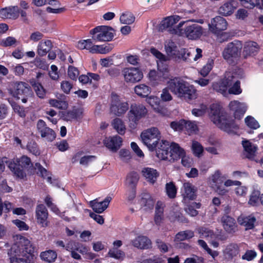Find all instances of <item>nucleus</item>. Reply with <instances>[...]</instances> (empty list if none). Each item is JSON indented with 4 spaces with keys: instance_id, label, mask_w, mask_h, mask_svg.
<instances>
[{
    "instance_id": "nucleus-1",
    "label": "nucleus",
    "mask_w": 263,
    "mask_h": 263,
    "mask_svg": "<svg viewBox=\"0 0 263 263\" xmlns=\"http://www.w3.org/2000/svg\"><path fill=\"white\" fill-rule=\"evenodd\" d=\"M34 250V247L27 238L17 235L15 243L8 252L11 263H33Z\"/></svg>"
},
{
    "instance_id": "nucleus-2",
    "label": "nucleus",
    "mask_w": 263,
    "mask_h": 263,
    "mask_svg": "<svg viewBox=\"0 0 263 263\" xmlns=\"http://www.w3.org/2000/svg\"><path fill=\"white\" fill-rule=\"evenodd\" d=\"M170 90L177 97L190 101L196 98V91L192 85L179 77L170 79L167 82Z\"/></svg>"
},
{
    "instance_id": "nucleus-3",
    "label": "nucleus",
    "mask_w": 263,
    "mask_h": 263,
    "mask_svg": "<svg viewBox=\"0 0 263 263\" xmlns=\"http://www.w3.org/2000/svg\"><path fill=\"white\" fill-rule=\"evenodd\" d=\"M210 116L213 122L221 129L229 132L233 127L232 122L228 119L226 112L219 104L211 105Z\"/></svg>"
},
{
    "instance_id": "nucleus-4",
    "label": "nucleus",
    "mask_w": 263,
    "mask_h": 263,
    "mask_svg": "<svg viewBox=\"0 0 263 263\" xmlns=\"http://www.w3.org/2000/svg\"><path fill=\"white\" fill-rule=\"evenodd\" d=\"M193 20L179 23L176 29H173V33L183 35L189 40H195L200 38L203 33V28L197 24H191Z\"/></svg>"
},
{
    "instance_id": "nucleus-5",
    "label": "nucleus",
    "mask_w": 263,
    "mask_h": 263,
    "mask_svg": "<svg viewBox=\"0 0 263 263\" xmlns=\"http://www.w3.org/2000/svg\"><path fill=\"white\" fill-rule=\"evenodd\" d=\"M8 167L16 177L23 179L26 176V170L32 167L30 158L23 156L15 161L8 162Z\"/></svg>"
},
{
    "instance_id": "nucleus-6",
    "label": "nucleus",
    "mask_w": 263,
    "mask_h": 263,
    "mask_svg": "<svg viewBox=\"0 0 263 263\" xmlns=\"http://www.w3.org/2000/svg\"><path fill=\"white\" fill-rule=\"evenodd\" d=\"M242 48V45L239 41L229 43L222 52L223 59L230 64H235L240 57Z\"/></svg>"
},
{
    "instance_id": "nucleus-7",
    "label": "nucleus",
    "mask_w": 263,
    "mask_h": 263,
    "mask_svg": "<svg viewBox=\"0 0 263 263\" xmlns=\"http://www.w3.org/2000/svg\"><path fill=\"white\" fill-rule=\"evenodd\" d=\"M141 137L143 143L148 148L153 151L157 147L158 142L161 139V133L157 127H151L141 133Z\"/></svg>"
},
{
    "instance_id": "nucleus-8",
    "label": "nucleus",
    "mask_w": 263,
    "mask_h": 263,
    "mask_svg": "<svg viewBox=\"0 0 263 263\" xmlns=\"http://www.w3.org/2000/svg\"><path fill=\"white\" fill-rule=\"evenodd\" d=\"M114 29L109 26H101L90 30L92 39L98 41L107 42L111 41L114 37Z\"/></svg>"
},
{
    "instance_id": "nucleus-9",
    "label": "nucleus",
    "mask_w": 263,
    "mask_h": 263,
    "mask_svg": "<svg viewBox=\"0 0 263 263\" xmlns=\"http://www.w3.org/2000/svg\"><path fill=\"white\" fill-rule=\"evenodd\" d=\"M234 79H235L234 73L231 72H226L223 79L218 82H215L213 84V89L223 95H226L227 94L228 88L232 85L234 81Z\"/></svg>"
},
{
    "instance_id": "nucleus-10",
    "label": "nucleus",
    "mask_w": 263,
    "mask_h": 263,
    "mask_svg": "<svg viewBox=\"0 0 263 263\" xmlns=\"http://www.w3.org/2000/svg\"><path fill=\"white\" fill-rule=\"evenodd\" d=\"M36 129L41 137L48 142L53 141L56 138L55 132L48 127L45 122L43 120L40 119L37 121Z\"/></svg>"
},
{
    "instance_id": "nucleus-11",
    "label": "nucleus",
    "mask_w": 263,
    "mask_h": 263,
    "mask_svg": "<svg viewBox=\"0 0 263 263\" xmlns=\"http://www.w3.org/2000/svg\"><path fill=\"white\" fill-rule=\"evenodd\" d=\"M11 93L14 97L18 99L20 96L32 97L33 92L29 85L23 82H16L14 83V91L10 90Z\"/></svg>"
},
{
    "instance_id": "nucleus-12",
    "label": "nucleus",
    "mask_w": 263,
    "mask_h": 263,
    "mask_svg": "<svg viewBox=\"0 0 263 263\" xmlns=\"http://www.w3.org/2000/svg\"><path fill=\"white\" fill-rule=\"evenodd\" d=\"M125 81L126 82L135 83L139 82L143 78L142 72L138 68H125L122 70Z\"/></svg>"
},
{
    "instance_id": "nucleus-13",
    "label": "nucleus",
    "mask_w": 263,
    "mask_h": 263,
    "mask_svg": "<svg viewBox=\"0 0 263 263\" xmlns=\"http://www.w3.org/2000/svg\"><path fill=\"white\" fill-rule=\"evenodd\" d=\"M208 26L209 30L212 33H219V32L227 29L228 23L223 17L217 16L211 20Z\"/></svg>"
},
{
    "instance_id": "nucleus-14",
    "label": "nucleus",
    "mask_w": 263,
    "mask_h": 263,
    "mask_svg": "<svg viewBox=\"0 0 263 263\" xmlns=\"http://www.w3.org/2000/svg\"><path fill=\"white\" fill-rule=\"evenodd\" d=\"M128 109V104L126 102H121L119 97L114 96L111 97L110 111L117 116L124 114Z\"/></svg>"
},
{
    "instance_id": "nucleus-15",
    "label": "nucleus",
    "mask_w": 263,
    "mask_h": 263,
    "mask_svg": "<svg viewBox=\"0 0 263 263\" xmlns=\"http://www.w3.org/2000/svg\"><path fill=\"white\" fill-rule=\"evenodd\" d=\"M146 112L147 109L143 105H132L129 112V119L136 123L140 118L145 116Z\"/></svg>"
},
{
    "instance_id": "nucleus-16",
    "label": "nucleus",
    "mask_w": 263,
    "mask_h": 263,
    "mask_svg": "<svg viewBox=\"0 0 263 263\" xmlns=\"http://www.w3.org/2000/svg\"><path fill=\"white\" fill-rule=\"evenodd\" d=\"M229 107L234 111V118L238 120L241 119L247 110L245 104L238 101H231L229 104Z\"/></svg>"
},
{
    "instance_id": "nucleus-17",
    "label": "nucleus",
    "mask_w": 263,
    "mask_h": 263,
    "mask_svg": "<svg viewBox=\"0 0 263 263\" xmlns=\"http://www.w3.org/2000/svg\"><path fill=\"white\" fill-rule=\"evenodd\" d=\"M35 213L37 222L43 227H46L47 226L48 213L46 206L43 204L37 205L36 208Z\"/></svg>"
},
{
    "instance_id": "nucleus-18",
    "label": "nucleus",
    "mask_w": 263,
    "mask_h": 263,
    "mask_svg": "<svg viewBox=\"0 0 263 263\" xmlns=\"http://www.w3.org/2000/svg\"><path fill=\"white\" fill-rule=\"evenodd\" d=\"M182 196L183 201L186 202L189 200H193L196 198V187L190 182H185L183 185Z\"/></svg>"
},
{
    "instance_id": "nucleus-19",
    "label": "nucleus",
    "mask_w": 263,
    "mask_h": 263,
    "mask_svg": "<svg viewBox=\"0 0 263 263\" xmlns=\"http://www.w3.org/2000/svg\"><path fill=\"white\" fill-rule=\"evenodd\" d=\"M239 246L235 243L229 244L223 251V254L226 259L232 260L239 254Z\"/></svg>"
},
{
    "instance_id": "nucleus-20",
    "label": "nucleus",
    "mask_w": 263,
    "mask_h": 263,
    "mask_svg": "<svg viewBox=\"0 0 263 263\" xmlns=\"http://www.w3.org/2000/svg\"><path fill=\"white\" fill-rule=\"evenodd\" d=\"M132 245L138 249H147L151 247L152 242L149 239L144 236H138L131 241Z\"/></svg>"
},
{
    "instance_id": "nucleus-21",
    "label": "nucleus",
    "mask_w": 263,
    "mask_h": 263,
    "mask_svg": "<svg viewBox=\"0 0 263 263\" xmlns=\"http://www.w3.org/2000/svg\"><path fill=\"white\" fill-rule=\"evenodd\" d=\"M122 139L119 136H115L104 140L105 146L112 152H116L120 147Z\"/></svg>"
},
{
    "instance_id": "nucleus-22",
    "label": "nucleus",
    "mask_w": 263,
    "mask_h": 263,
    "mask_svg": "<svg viewBox=\"0 0 263 263\" xmlns=\"http://www.w3.org/2000/svg\"><path fill=\"white\" fill-rule=\"evenodd\" d=\"M223 229L229 233L235 232L236 223L235 219L227 215H224L221 219Z\"/></svg>"
},
{
    "instance_id": "nucleus-23",
    "label": "nucleus",
    "mask_w": 263,
    "mask_h": 263,
    "mask_svg": "<svg viewBox=\"0 0 263 263\" xmlns=\"http://www.w3.org/2000/svg\"><path fill=\"white\" fill-rule=\"evenodd\" d=\"M111 197L107 196L103 201L97 202L96 200L90 201V205L93 210L97 213H101L108 207Z\"/></svg>"
},
{
    "instance_id": "nucleus-24",
    "label": "nucleus",
    "mask_w": 263,
    "mask_h": 263,
    "mask_svg": "<svg viewBox=\"0 0 263 263\" xmlns=\"http://www.w3.org/2000/svg\"><path fill=\"white\" fill-rule=\"evenodd\" d=\"M185 154L184 150L176 143H172L170 145V162H174Z\"/></svg>"
},
{
    "instance_id": "nucleus-25",
    "label": "nucleus",
    "mask_w": 263,
    "mask_h": 263,
    "mask_svg": "<svg viewBox=\"0 0 263 263\" xmlns=\"http://www.w3.org/2000/svg\"><path fill=\"white\" fill-rule=\"evenodd\" d=\"M236 8V3L234 1L232 0L225 3L220 6L218 9V13L223 16H229L233 13Z\"/></svg>"
},
{
    "instance_id": "nucleus-26",
    "label": "nucleus",
    "mask_w": 263,
    "mask_h": 263,
    "mask_svg": "<svg viewBox=\"0 0 263 263\" xmlns=\"http://www.w3.org/2000/svg\"><path fill=\"white\" fill-rule=\"evenodd\" d=\"M139 179V175L136 172H130L126 176L125 184L128 187L132 190L133 196L131 198H133L135 197V191L134 190L136 187Z\"/></svg>"
},
{
    "instance_id": "nucleus-27",
    "label": "nucleus",
    "mask_w": 263,
    "mask_h": 263,
    "mask_svg": "<svg viewBox=\"0 0 263 263\" xmlns=\"http://www.w3.org/2000/svg\"><path fill=\"white\" fill-rule=\"evenodd\" d=\"M142 174L145 179L150 183L154 184L159 176L158 172L152 168L145 167L142 170Z\"/></svg>"
},
{
    "instance_id": "nucleus-28",
    "label": "nucleus",
    "mask_w": 263,
    "mask_h": 263,
    "mask_svg": "<svg viewBox=\"0 0 263 263\" xmlns=\"http://www.w3.org/2000/svg\"><path fill=\"white\" fill-rule=\"evenodd\" d=\"M179 16H171L164 18L161 23L160 29L162 30L168 29L169 31H172L171 28L177 23L180 20Z\"/></svg>"
},
{
    "instance_id": "nucleus-29",
    "label": "nucleus",
    "mask_w": 263,
    "mask_h": 263,
    "mask_svg": "<svg viewBox=\"0 0 263 263\" xmlns=\"http://www.w3.org/2000/svg\"><path fill=\"white\" fill-rule=\"evenodd\" d=\"M140 204L144 208L145 211L153 209L155 201L151 196L147 193H143L140 200Z\"/></svg>"
},
{
    "instance_id": "nucleus-30",
    "label": "nucleus",
    "mask_w": 263,
    "mask_h": 263,
    "mask_svg": "<svg viewBox=\"0 0 263 263\" xmlns=\"http://www.w3.org/2000/svg\"><path fill=\"white\" fill-rule=\"evenodd\" d=\"M242 144L245 151L244 154L246 157L249 159H252L255 155L257 147L247 140L243 141Z\"/></svg>"
},
{
    "instance_id": "nucleus-31",
    "label": "nucleus",
    "mask_w": 263,
    "mask_h": 263,
    "mask_svg": "<svg viewBox=\"0 0 263 263\" xmlns=\"http://www.w3.org/2000/svg\"><path fill=\"white\" fill-rule=\"evenodd\" d=\"M52 48V44L51 41H42L37 47V53L40 56H44L49 52Z\"/></svg>"
},
{
    "instance_id": "nucleus-32",
    "label": "nucleus",
    "mask_w": 263,
    "mask_h": 263,
    "mask_svg": "<svg viewBox=\"0 0 263 263\" xmlns=\"http://www.w3.org/2000/svg\"><path fill=\"white\" fill-rule=\"evenodd\" d=\"M30 84L33 87L36 95L40 98H44L46 95V90L44 88L42 84L37 82L35 79L30 80Z\"/></svg>"
},
{
    "instance_id": "nucleus-33",
    "label": "nucleus",
    "mask_w": 263,
    "mask_h": 263,
    "mask_svg": "<svg viewBox=\"0 0 263 263\" xmlns=\"http://www.w3.org/2000/svg\"><path fill=\"white\" fill-rule=\"evenodd\" d=\"M258 46L256 42H248L244 47L243 52L246 55H254L258 52Z\"/></svg>"
},
{
    "instance_id": "nucleus-34",
    "label": "nucleus",
    "mask_w": 263,
    "mask_h": 263,
    "mask_svg": "<svg viewBox=\"0 0 263 263\" xmlns=\"http://www.w3.org/2000/svg\"><path fill=\"white\" fill-rule=\"evenodd\" d=\"M41 259L48 262H54L57 258V253L52 250L42 252L40 254Z\"/></svg>"
},
{
    "instance_id": "nucleus-35",
    "label": "nucleus",
    "mask_w": 263,
    "mask_h": 263,
    "mask_svg": "<svg viewBox=\"0 0 263 263\" xmlns=\"http://www.w3.org/2000/svg\"><path fill=\"white\" fill-rule=\"evenodd\" d=\"M61 100L51 99L49 100V103L50 105L53 107H57L59 109H65L68 106V103L65 100L66 97L64 95H61Z\"/></svg>"
},
{
    "instance_id": "nucleus-36",
    "label": "nucleus",
    "mask_w": 263,
    "mask_h": 263,
    "mask_svg": "<svg viewBox=\"0 0 263 263\" xmlns=\"http://www.w3.org/2000/svg\"><path fill=\"white\" fill-rule=\"evenodd\" d=\"M194 236V232L191 230H186L178 232L175 236V241H180L189 239Z\"/></svg>"
},
{
    "instance_id": "nucleus-37",
    "label": "nucleus",
    "mask_w": 263,
    "mask_h": 263,
    "mask_svg": "<svg viewBox=\"0 0 263 263\" xmlns=\"http://www.w3.org/2000/svg\"><path fill=\"white\" fill-rule=\"evenodd\" d=\"M112 125L115 129L120 135H124L125 132V126L119 118L115 119L112 122Z\"/></svg>"
},
{
    "instance_id": "nucleus-38",
    "label": "nucleus",
    "mask_w": 263,
    "mask_h": 263,
    "mask_svg": "<svg viewBox=\"0 0 263 263\" xmlns=\"http://www.w3.org/2000/svg\"><path fill=\"white\" fill-rule=\"evenodd\" d=\"M135 93L139 96L147 97L150 93L149 87L144 84H140L135 87Z\"/></svg>"
},
{
    "instance_id": "nucleus-39",
    "label": "nucleus",
    "mask_w": 263,
    "mask_h": 263,
    "mask_svg": "<svg viewBox=\"0 0 263 263\" xmlns=\"http://www.w3.org/2000/svg\"><path fill=\"white\" fill-rule=\"evenodd\" d=\"M149 51L153 55L159 60V61H157V65L159 68L160 67L161 64H162L164 62H166L168 60V58L166 57L156 48L152 47Z\"/></svg>"
},
{
    "instance_id": "nucleus-40",
    "label": "nucleus",
    "mask_w": 263,
    "mask_h": 263,
    "mask_svg": "<svg viewBox=\"0 0 263 263\" xmlns=\"http://www.w3.org/2000/svg\"><path fill=\"white\" fill-rule=\"evenodd\" d=\"M212 181L213 182V186L222 184L224 179L226 178L223 176L219 170H217L211 176Z\"/></svg>"
},
{
    "instance_id": "nucleus-41",
    "label": "nucleus",
    "mask_w": 263,
    "mask_h": 263,
    "mask_svg": "<svg viewBox=\"0 0 263 263\" xmlns=\"http://www.w3.org/2000/svg\"><path fill=\"white\" fill-rule=\"evenodd\" d=\"M235 79L232 84V86L229 88L228 92L229 93L234 95H239L241 93L242 90L240 88V83L236 77V74L234 73Z\"/></svg>"
},
{
    "instance_id": "nucleus-42",
    "label": "nucleus",
    "mask_w": 263,
    "mask_h": 263,
    "mask_svg": "<svg viewBox=\"0 0 263 263\" xmlns=\"http://www.w3.org/2000/svg\"><path fill=\"white\" fill-rule=\"evenodd\" d=\"M135 19V16L132 13L126 12L120 16V21L122 24L129 25L134 22Z\"/></svg>"
},
{
    "instance_id": "nucleus-43",
    "label": "nucleus",
    "mask_w": 263,
    "mask_h": 263,
    "mask_svg": "<svg viewBox=\"0 0 263 263\" xmlns=\"http://www.w3.org/2000/svg\"><path fill=\"white\" fill-rule=\"evenodd\" d=\"M192 150L195 156L200 157L202 156L204 148L199 142L193 141L192 144Z\"/></svg>"
},
{
    "instance_id": "nucleus-44",
    "label": "nucleus",
    "mask_w": 263,
    "mask_h": 263,
    "mask_svg": "<svg viewBox=\"0 0 263 263\" xmlns=\"http://www.w3.org/2000/svg\"><path fill=\"white\" fill-rule=\"evenodd\" d=\"M82 111L81 109H74L67 112L65 117L66 120H70L71 119H78L82 117Z\"/></svg>"
},
{
    "instance_id": "nucleus-45",
    "label": "nucleus",
    "mask_w": 263,
    "mask_h": 263,
    "mask_svg": "<svg viewBox=\"0 0 263 263\" xmlns=\"http://www.w3.org/2000/svg\"><path fill=\"white\" fill-rule=\"evenodd\" d=\"M200 207V204L199 203L193 202L191 205H187L185 208V211L191 216H195L198 213L195 208L199 209Z\"/></svg>"
},
{
    "instance_id": "nucleus-46",
    "label": "nucleus",
    "mask_w": 263,
    "mask_h": 263,
    "mask_svg": "<svg viewBox=\"0 0 263 263\" xmlns=\"http://www.w3.org/2000/svg\"><path fill=\"white\" fill-rule=\"evenodd\" d=\"M165 189L166 194L170 198H174L176 197L177 189L173 182L167 183L165 185Z\"/></svg>"
},
{
    "instance_id": "nucleus-47",
    "label": "nucleus",
    "mask_w": 263,
    "mask_h": 263,
    "mask_svg": "<svg viewBox=\"0 0 263 263\" xmlns=\"http://www.w3.org/2000/svg\"><path fill=\"white\" fill-rule=\"evenodd\" d=\"M165 49L167 54L170 57H174L177 53V47L172 41H168L165 45Z\"/></svg>"
},
{
    "instance_id": "nucleus-48",
    "label": "nucleus",
    "mask_w": 263,
    "mask_h": 263,
    "mask_svg": "<svg viewBox=\"0 0 263 263\" xmlns=\"http://www.w3.org/2000/svg\"><path fill=\"white\" fill-rule=\"evenodd\" d=\"M260 192L258 191H254L250 195L249 204L252 206H256L260 200Z\"/></svg>"
},
{
    "instance_id": "nucleus-49",
    "label": "nucleus",
    "mask_w": 263,
    "mask_h": 263,
    "mask_svg": "<svg viewBox=\"0 0 263 263\" xmlns=\"http://www.w3.org/2000/svg\"><path fill=\"white\" fill-rule=\"evenodd\" d=\"M12 208L13 205L11 203L8 201L3 202L2 200L0 199V215H2L3 212L9 213L12 210Z\"/></svg>"
},
{
    "instance_id": "nucleus-50",
    "label": "nucleus",
    "mask_w": 263,
    "mask_h": 263,
    "mask_svg": "<svg viewBox=\"0 0 263 263\" xmlns=\"http://www.w3.org/2000/svg\"><path fill=\"white\" fill-rule=\"evenodd\" d=\"M256 220L254 216L250 215L243 218V224L246 227V229H252L254 227Z\"/></svg>"
},
{
    "instance_id": "nucleus-51",
    "label": "nucleus",
    "mask_w": 263,
    "mask_h": 263,
    "mask_svg": "<svg viewBox=\"0 0 263 263\" xmlns=\"http://www.w3.org/2000/svg\"><path fill=\"white\" fill-rule=\"evenodd\" d=\"M214 65V60L213 59H209L206 64L203 66L200 71V74L206 77L212 70Z\"/></svg>"
},
{
    "instance_id": "nucleus-52",
    "label": "nucleus",
    "mask_w": 263,
    "mask_h": 263,
    "mask_svg": "<svg viewBox=\"0 0 263 263\" xmlns=\"http://www.w3.org/2000/svg\"><path fill=\"white\" fill-rule=\"evenodd\" d=\"M156 155L159 159L170 161V151L169 149H156Z\"/></svg>"
},
{
    "instance_id": "nucleus-53",
    "label": "nucleus",
    "mask_w": 263,
    "mask_h": 263,
    "mask_svg": "<svg viewBox=\"0 0 263 263\" xmlns=\"http://www.w3.org/2000/svg\"><path fill=\"white\" fill-rule=\"evenodd\" d=\"M7 13L9 18H12L13 19H16L19 16L20 10L17 6H11L7 7Z\"/></svg>"
},
{
    "instance_id": "nucleus-54",
    "label": "nucleus",
    "mask_w": 263,
    "mask_h": 263,
    "mask_svg": "<svg viewBox=\"0 0 263 263\" xmlns=\"http://www.w3.org/2000/svg\"><path fill=\"white\" fill-rule=\"evenodd\" d=\"M11 106L14 111L20 117L24 118L26 117V111L23 106H21L14 102L11 104Z\"/></svg>"
},
{
    "instance_id": "nucleus-55",
    "label": "nucleus",
    "mask_w": 263,
    "mask_h": 263,
    "mask_svg": "<svg viewBox=\"0 0 263 263\" xmlns=\"http://www.w3.org/2000/svg\"><path fill=\"white\" fill-rule=\"evenodd\" d=\"M241 4L245 7L252 9L259 5V0H239Z\"/></svg>"
},
{
    "instance_id": "nucleus-56",
    "label": "nucleus",
    "mask_w": 263,
    "mask_h": 263,
    "mask_svg": "<svg viewBox=\"0 0 263 263\" xmlns=\"http://www.w3.org/2000/svg\"><path fill=\"white\" fill-rule=\"evenodd\" d=\"M28 150L33 155L39 156L40 155V151L38 145L34 141H30L27 145Z\"/></svg>"
},
{
    "instance_id": "nucleus-57",
    "label": "nucleus",
    "mask_w": 263,
    "mask_h": 263,
    "mask_svg": "<svg viewBox=\"0 0 263 263\" xmlns=\"http://www.w3.org/2000/svg\"><path fill=\"white\" fill-rule=\"evenodd\" d=\"M245 123L248 126L251 128L257 129L259 127V125L257 121L251 116H248L245 119Z\"/></svg>"
},
{
    "instance_id": "nucleus-58",
    "label": "nucleus",
    "mask_w": 263,
    "mask_h": 263,
    "mask_svg": "<svg viewBox=\"0 0 263 263\" xmlns=\"http://www.w3.org/2000/svg\"><path fill=\"white\" fill-rule=\"evenodd\" d=\"M79 74L78 69L72 66H69L68 69V77L72 80H76Z\"/></svg>"
},
{
    "instance_id": "nucleus-59",
    "label": "nucleus",
    "mask_w": 263,
    "mask_h": 263,
    "mask_svg": "<svg viewBox=\"0 0 263 263\" xmlns=\"http://www.w3.org/2000/svg\"><path fill=\"white\" fill-rule=\"evenodd\" d=\"M185 123L184 120H180L179 121H173L171 123V127L175 130H181L184 129V126Z\"/></svg>"
},
{
    "instance_id": "nucleus-60",
    "label": "nucleus",
    "mask_w": 263,
    "mask_h": 263,
    "mask_svg": "<svg viewBox=\"0 0 263 263\" xmlns=\"http://www.w3.org/2000/svg\"><path fill=\"white\" fill-rule=\"evenodd\" d=\"M198 232L202 238L212 237L214 235L213 231L206 228H199Z\"/></svg>"
},
{
    "instance_id": "nucleus-61",
    "label": "nucleus",
    "mask_w": 263,
    "mask_h": 263,
    "mask_svg": "<svg viewBox=\"0 0 263 263\" xmlns=\"http://www.w3.org/2000/svg\"><path fill=\"white\" fill-rule=\"evenodd\" d=\"M156 243L157 247L160 250L161 252L166 253L168 251L167 244L160 239H157Z\"/></svg>"
},
{
    "instance_id": "nucleus-62",
    "label": "nucleus",
    "mask_w": 263,
    "mask_h": 263,
    "mask_svg": "<svg viewBox=\"0 0 263 263\" xmlns=\"http://www.w3.org/2000/svg\"><path fill=\"white\" fill-rule=\"evenodd\" d=\"M72 87V84L68 81H63L61 83V89L66 94L69 93Z\"/></svg>"
},
{
    "instance_id": "nucleus-63",
    "label": "nucleus",
    "mask_w": 263,
    "mask_h": 263,
    "mask_svg": "<svg viewBox=\"0 0 263 263\" xmlns=\"http://www.w3.org/2000/svg\"><path fill=\"white\" fill-rule=\"evenodd\" d=\"M217 36V40L219 43H222L224 41H227L230 37V33L223 31L219 32V33H214Z\"/></svg>"
},
{
    "instance_id": "nucleus-64",
    "label": "nucleus",
    "mask_w": 263,
    "mask_h": 263,
    "mask_svg": "<svg viewBox=\"0 0 263 263\" xmlns=\"http://www.w3.org/2000/svg\"><path fill=\"white\" fill-rule=\"evenodd\" d=\"M256 256V253L253 250H247L244 255L241 257L243 260L250 261L253 260Z\"/></svg>"
}]
</instances>
